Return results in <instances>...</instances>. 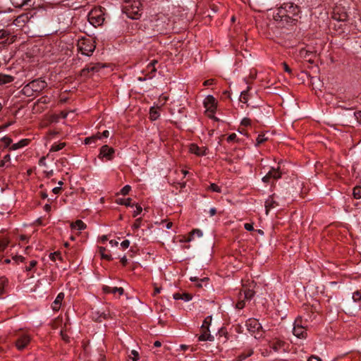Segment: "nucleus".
<instances>
[{
    "label": "nucleus",
    "mask_w": 361,
    "mask_h": 361,
    "mask_svg": "<svg viewBox=\"0 0 361 361\" xmlns=\"http://www.w3.org/2000/svg\"><path fill=\"white\" fill-rule=\"evenodd\" d=\"M300 12L299 6L292 2L284 3L274 16L276 21L286 23H292L297 20V18Z\"/></svg>",
    "instance_id": "obj_1"
},
{
    "label": "nucleus",
    "mask_w": 361,
    "mask_h": 361,
    "mask_svg": "<svg viewBox=\"0 0 361 361\" xmlns=\"http://www.w3.org/2000/svg\"><path fill=\"white\" fill-rule=\"evenodd\" d=\"M331 18L338 23H344L348 20V14L345 7L337 5L336 6L331 14Z\"/></svg>",
    "instance_id": "obj_2"
},
{
    "label": "nucleus",
    "mask_w": 361,
    "mask_h": 361,
    "mask_svg": "<svg viewBox=\"0 0 361 361\" xmlns=\"http://www.w3.org/2000/svg\"><path fill=\"white\" fill-rule=\"evenodd\" d=\"M139 5L140 2H138L137 1H134L131 5H126L123 8L124 12L129 18L132 19H137L138 18V16L140 15V9Z\"/></svg>",
    "instance_id": "obj_3"
},
{
    "label": "nucleus",
    "mask_w": 361,
    "mask_h": 361,
    "mask_svg": "<svg viewBox=\"0 0 361 361\" xmlns=\"http://www.w3.org/2000/svg\"><path fill=\"white\" fill-rule=\"evenodd\" d=\"M78 49L82 54L90 56L95 49V45L90 39H81L78 42Z\"/></svg>",
    "instance_id": "obj_4"
},
{
    "label": "nucleus",
    "mask_w": 361,
    "mask_h": 361,
    "mask_svg": "<svg viewBox=\"0 0 361 361\" xmlns=\"http://www.w3.org/2000/svg\"><path fill=\"white\" fill-rule=\"evenodd\" d=\"M301 323L302 321L300 319L298 318L295 319L293 329V333L296 337L303 338H305L307 333L305 329V327L301 324Z\"/></svg>",
    "instance_id": "obj_5"
},
{
    "label": "nucleus",
    "mask_w": 361,
    "mask_h": 361,
    "mask_svg": "<svg viewBox=\"0 0 361 361\" xmlns=\"http://www.w3.org/2000/svg\"><path fill=\"white\" fill-rule=\"evenodd\" d=\"M247 330L251 333L259 332L262 329L261 324L255 318H250L246 322Z\"/></svg>",
    "instance_id": "obj_6"
},
{
    "label": "nucleus",
    "mask_w": 361,
    "mask_h": 361,
    "mask_svg": "<svg viewBox=\"0 0 361 361\" xmlns=\"http://www.w3.org/2000/svg\"><path fill=\"white\" fill-rule=\"evenodd\" d=\"M29 84L35 93L40 92L47 86L46 81L41 79L33 80L30 82Z\"/></svg>",
    "instance_id": "obj_7"
},
{
    "label": "nucleus",
    "mask_w": 361,
    "mask_h": 361,
    "mask_svg": "<svg viewBox=\"0 0 361 361\" xmlns=\"http://www.w3.org/2000/svg\"><path fill=\"white\" fill-rule=\"evenodd\" d=\"M281 177V172L279 171V168H278L277 169L272 168V169L262 178V181L264 183H269L271 178L277 180Z\"/></svg>",
    "instance_id": "obj_8"
},
{
    "label": "nucleus",
    "mask_w": 361,
    "mask_h": 361,
    "mask_svg": "<svg viewBox=\"0 0 361 361\" xmlns=\"http://www.w3.org/2000/svg\"><path fill=\"white\" fill-rule=\"evenodd\" d=\"M102 67H104V66H101L99 63L87 65L85 68H84L81 71V75L82 76H88V74L90 73H97Z\"/></svg>",
    "instance_id": "obj_9"
},
{
    "label": "nucleus",
    "mask_w": 361,
    "mask_h": 361,
    "mask_svg": "<svg viewBox=\"0 0 361 361\" xmlns=\"http://www.w3.org/2000/svg\"><path fill=\"white\" fill-rule=\"evenodd\" d=\"M114 152L115 151L114 148L105 145L101 147L99 155L106 158L108 160H111L113 159Z\"/></svg>",
    "instance_id": "obj_10"
},
{
    "label": "nucleus",
    "mask_w": 361,
    "mask_h": 361,
    "mask_svg": "<svg viewBox=\"0 0 361 361\" xmlns=\"http://www.w3.org/2000/svg\"><path fill=\"white\" fill-rule=\"evenodd\" d=\"M30 338L27 335H23L17 339L16 346L19 350H23L30 343Z\"/></svg>",
    "instance_id": "obj_11"
},
{
    "label": "nucleus",
    "mask_w": 361,
    "mask_h": 361,
    "mask_svg": "<svg viewBox=\"0 0 361 361\" xmlns=\"http://www.w3.org/2000/svg\"><path fill=\"white\" fill-rule=\"evenodd\" d=\"M204 106L207 111L213 114L216 109L215 98L212 95H208L205 99Z\"/></svg>",
    "instance_id": "obj_12"
},
{
    "label": "nucleus",
    "mask_w": 361,
    "mask_h": 361,
    "mask_svg": "<svg viewBox=\"0 0 361 361\" xmlns=\"http://www.w3.org/2000/svg\"><path fill=\"white\" fill-rule=\"evenodd\" d=\"M278 205V203L274 200V195H270L265 201L266 214H268L269 210L274 208Z\"/></svg>",
    "instance_id": "obj_13"
},
{
    "label": "nucleus",
    "mask_w": 361,
    "mask_h": 361,
    "mask_svg": "<svg viewBox=\"0 0 361 361\" xmlns=\"http://www.w3.org/2000/svg\"><path fill=\"white\" fill-rule=\"evenodd\" d=\"M64 298L63 293H60L58 294L56 298L52 304V309L54 311H58L61 305V302Z\"/></svg>",
    "instance_id": "obj_14"
},
{
    "label": "nucleus",
    "mask_w": 361,
    "mask_h": 361,
    "mask_svg": "<svg viewBox=\"0 0 361 361\" xmlns=\"http://www.w3.org/2000/svg\"><path fill=\"white\" fill-rule=\"evenodd\" d=\"M285 343L280 340L274 341L270 343V348L274 352H279L281 349L283 348Z\"/></svg>",
    "instance_id": "obj_15"
},
{
    "label": "nucleus",
    "mask_w": 361,
    "mask_h": 361,
    "mask_svg": "<svg viewBox=\"0 0 361 361\" xmlns=\"http://www.w3.org/2000/svg\"><path fill=\"white\" fill-rule=\"evenodd\" d=\"M198 340L200 341H212L214 340V336L209 334V329H208V331L204 329V331H202L201 334L198 336Z\"/></svg>",
    "instance_id": "obj_16"
},
{
    "label": "nucleus",
    "mask_w": 361,
    "mask_h": 361,
    "mask_svg": "<svg viewBox=\"0 0 361 361\" xmlns=\"http://www.w3.org/2000/svg\"><path fill=\"white\" fill-rule=\"evenodd\" d=\"M192 298V296L190 293H176L173 294V299L174 300H183L184 301H190Z\"/></svg>",
    "instance_id": "obj_17"
},
{
    "label": "nucleus",
    "mask_w": 361,
    "mask_h": 361,
    "mask_svg": "<svg viewBox=\"0 0 361 361\" xmlns=\"http://www.w3.org/2000/svg\"><path fill=\"white\" fill-rule=\"evenodd\" d=\"M190 152L198 156L204 155V152L195 144L190 145Z\"/></svg>",
    "instance_id": "obj_18"
},
{
    "label": "nucleus",
    "mask_w": 361,
    "mask_h": 361,
    "mask_svg": "<svg viewBox=\"0 0 361 361\" xmlns=\"http://www.w3.org/2000/svg\"><path fill=\"white\" fill-rule=\"evenodd\" d=\"M21 92L26 97H32L35 93L32 88H31V86L29 83H27L23 87Z\"/></svg>",
    "instance_id": "obj_19"
},
{
    "label": "nucleus",
    "mask_w": 361,
    "mask_h": 361,
    "mask_svg": "<svg viewBox=\"0 0 361 361\" xmlns=\"http://www.w3.org/2000/svg\"><path fill=\"white\" fill-rule=\"evenodd\" d=\"M158 63L157 60H152L147 66V69H149V66H152L150 72L148 73V78L149 79L152 78L154 76V73L157 71V68H155V65Z\"/></svg>",
    "instance_id": "obj_20"
},
{
    "label": "nucleus",
    "mask_w": 361,
    "mask_h": 361,
    "mask_svg": "<svg viewBox=\"0 0 361 361\" xmlns=\"http://www.w3.org/2000/svg\"><path fill=\"white\" fill-rule=\"evenodd\" d=\"M71 228H77L82 231L86 228V224L82 220H77L75 223L71 224Z\"/></svg>",
    "instance_id": "obj_21"
},
{
    "label": "nucleus",
    "mask_w": 361,
    "mask_h": 361,
    "mask_svg": "<svg viewBox=\"0 0 361 361\" xmlns=\"http://www.w3.org/2000/svg\"><path fill=\"white\" fill-rule=\"evenodd\" d=\"M104 20V18H102L100 16H94V13L91 12L89 17V21L91 24L94 25L95 23L99 25L102 21Z\"/></svg>",
    "instance_id": "obj_22"
},
{
    "label": "nucleus",
    "mask_w": 361,
    "mask_h": 361,
    "mask_svg": "<svg viewBox=\"0 0 361 361\" xmlns=\"http://www.w3.org/2000/svg\"><path fill=\"white\" fill-rule=\"evenodd\" d=\"M300 56L302 57L304 60H307L310 57H315L316 55L314 53L305 50V49H301L300 51Z\"/></svg>",
    "instance_id": "obj_23"
},
{
    "label": "nucleus",
    "mask_w": 361,
    "mask_h": 361,
    "mask_svg": "<svg viewBox=\"0 0 361 361\" xmlns=\"http://www.w3.org/2000/svg\"><path fill=\"white\" fill-rule=\"evenodd\" d=\"M131 201H132L131 198H126V199L118 198V199H116V202L118 204L125 205L127 207H133V205L131 204Z\"/></svg>",
    "instance_id": "obj_24"
},
{
    "label": "nucleus",
    "mask_w": 361,
    "mask_h": 361,
    "mask_svg": "<svg viewBox=\"0 0 361 361\" xmlns=\"http://www.w3.org/2000/svg\"><path fill=\"white\" fill-rule=\"evenodd\" d=\"M27 144H28V140L23 139V140H21L20 141H19L18 142L13 144L11 146V149L15 150V149H19L20 147H23L24 146H26Z\"/></svg>",
    "instance_id": "obj_25"
},
{
    "label": "nucleus",
    "mask_w": 361,
    "mask_h": 361,
    "mask_svg": "<svg viewBox=\"0 0 361 361\" xmlns=\"http://www.w3.org/2000/svg\"><path fill=\"white\" fill-rule=\"evenodd\" d=\"M159 117V113L157 109L152 107L149 111V118L152 121H155Z\"/></svg>",
    "instance_id": "obj_26"
},
{
    "label": "nucleus",
    "mask_w": 361,
    "mask_h": 361,
    "mask_svg": "<svg viewBox=\"0 0 361 361\" xmlns=\"http://www.w3.org/2000/svg\"><path fill=\"white\" fill-rule=\"evenodd\" d=\"M212 319V316H208L204 319L203 324L201 326V331H204V329L208 331V329L211 324Z\"/></svg>",
    "instance_id": "obj_27"
},
{
    "label": "nucleus",
    "mask_w": 361,
    "mask_h": 361,
    "mask_svg": "<svg viewBox=\"0 0 361 361\" xmlns=\"http://www.w3.org/2000/svg\"><path fill=\"white\" fill-rule=\"evenodd\" d=\"M197 235L198 237H201L202 235V232L199 229H193L190 233V236L185 240V242H190L192 239V236L194 235Z\"/></svg>",
    "instance_id": "obj_28"
},
{
    "label": "nucleus",
    "mask_w": 361,
    "mask_h": 361,
    "mask_svg": "<svg viewBox=\"0 0 361 361\" xmlns=\"http://www.w3.org/2000/svg\"><path fill=\"white\" fill-rule=\"evenodd\" d=\"M66 146L65 142H61L59 144H54L51 146L50 152H58Z\"/></svg>",
    "instance_id": "obj_29"
},
{
    "label": "nucleus",
    "mask_w": 361,
    "mask_h": 361,
    "mask_svg": "<svg viewBox=\"0 0 361 361\" xmlns=\"http://www.w3.org/2000/svg\"><path fill=\"white\" fill-rule=\"evenodd\" d=\"M8 283V279L5 277L0 278V295H2L4 292V287Z\"/></svg>",
    "instance_id": "obj_30"
},
{
    "label": "nucleus",
    "mask_w": 361,
    "mask_h": 361,
    "mask_svg": "<svg viewBox=\"0 0 361 361\" xmlns=\"http://www.w3.org/2000/svg\"><path fill=\"white\" fill-rule=\"evenodd\" d=\"M106 250V248L104 247H99V252L101 254L102 258L105 259L108 261H111L112 259V257L111 255H106V253H104Z\"/></svg>",
    "instance_id": "obj_31"
},
{
    "label": "nucleus",
    "mask_w": 361,
    "mask_h": 361,
    "mask_svg": "<svg viewBox=\"0 0 361 361\" xmlns=\"http://www.w3.org/2000/svg\"><path fill=\"white\" fill-rule=\"evenodd\" d=\"M353 195L355 199L361 198V187L360 186H355L353 188Z\"/></svg>",
    "instance_id": "obj_32"
},
{
    "label": "nucleus",
    "mask_w": 361,
    "mask_h": 361,
    "mask_svg": "<svg viewBox=\"0 0 361 361\" xmlns=\"http://www.w3.org/2000/svg\"><path fill=\"white\" fill-rule=\"evenodd\" d=\"M255 295V292L252 290L247 289L244 292V299L250 300Z\"/></svg>",
    "instance_id": "obj_33"
},
{
    "label": "nucleus",
    "mask_w": 361,
    "mask_h": 361,
    "mask_svg": "<svg viewBox=\"0 0 361 361\" xmlns=\"http://www.w3.org/2000/svg\"><path fill=\"white\" fill-rule=\"evenodd\" d=\"M240 101L243 103L247 104L248 101L247 91H242L240 93Z\"/></svg>",
    "instance_id": "obj_34"
},
{
    "label": "nucleus",
    "mask_w": 361,
    "mask_h": 361,
    "mask_svg": "<svg viewBox=\"0 0 361 361\" xmlns=\"http://www.w3.org/2000/svg\"><path fill=\"white\" fill-rule=\"evenodd\" d=\"M9 241L6 239H1L0 240V252H3L8 246Z\"/></svg>",
    "instance_id": "obj_35"
},
{
    "label": "nucleus",
    "mask_w": 361,
    "mask_h": 361,
    "mask_svg": "<svg viewBox=\"0 0 361 361\" xmlns=\"http://www.w3.org/2000/svg\"><path fill=\"white\" fill-rule=\"evenodd\" d=\"M252 354H253V350H250L247 354L242 353L240 355H238L237 361H242V360H245V358L251 356Z\"/></svg>",
    "instance_id": "obj_36"
},
{
    "label": "nucleus",
    "mask_w": 361,
    "mask_h": 361,
    "mask_svg": "<svg viewBox=\"0 0 361 361\" xmlns=\"http://www.w3.org/2000/svg\"><path fill=\"white\" fill-rule=\"evenodd\" d=\"M100 138H101V136L98 135H93V136L89 137H86L85 139V143L86 145H88V144H90L92 142H94L96 140L100 139Z\"/></svg>",
    "instance_id": "obj_37"
},
{
    "label": "nucleus",
    "mask_w": 361,
    "mask_h": 361,
    "mask_svg": "<svg viewBox=\"0 0 361 361\" xmlns=\"http://www.w3.org/2000/svg\"><path fill=\"white\" fill-rule=\"evenodd\" d=\"M267 140L268 138L265 136V135H259L257 137L256 146H259L260 144H262Z\"/></svg>",
    "instance_id": "obj_38"
},
{
    "label": "nucleus",
    "mask_w": 361,
    "mask_h": 361,
    "mask_svg": "<svg viewBox=\"0 0 361 361\" xmlns=\"http://www.w3.org/2000/svg\"><path fill=\"white\" fill-rule=\"evenodd\" d=\"M131 355H133V357L129 355V358L132 359L133 361H137L139 360V358H140L139 353L135 350H131Z\"/></svg>",
    "instance_id": "obj_39"
},
{
    "label": "nucleus",
    "mask_w": 361,
    "mask_h": 361,
    "mask_svg": "<svg viewBox=\"0 0 361 361\" xmlns=\"http://www.w3.org/2000/svg\"><path fill=\"white\" fill-rule=\"evenodd\" d=\"M209 190H211L212 191L216 192H221V188L215 183L210 184V185L209 186Z\"/></svg>",
    "instance_id": "obj_40"
},
{
    "label": "nucleus",
    "mask_w": 361,
    "mask_h": 361,
    "mask_svg": "<svg viewBox=\"0 0 361 361\" xmlns=\"http://www.w3.org/2000/svg\"><path fill=\"white\" fill-rule=\"evenodd\" d=\"M353 299L355 302H357L361 300V289L353 293Z\"/></svg>",
    "instance_id": "obj_41"
},
{
    "label": "nucleus",
    "mask_w": 361,
    "mask_h": 361,
    "mask_svg": "<svg viewBox=\"0 0 361 361\" xmlns=\"http://www.w3.org/2000/svg\"><path fill=\"white\" fill-rule=\"evenodd\" d=\"M245 299H243L242 300L240 298H239V300L238 301V302L235 304V308L236 309H238V310H241L243 309L245 305Z\"/></svg>",
    "instance_id": "obj_42"
},
{
    "label": "nucleus",
    "mask_w": 361,
    "mask_h": 361,
    "mask_svg": "<svg viewBox=\"0 0 361 361\" xmlns=\"http://www.w3.org/2000/svg\"><path fill=\"white\" fill-rule=\"evenodd\" d=\"M130 190L131 187L129 185H126L121 190L120 192L123 195H127L130 191Z\"/></svg>",
    "instance_id": "obj_43"
},
{
    "label": "nucleus",
    "mask_w": 361,
    "mask_h": 361,
    "mask_svg": "<svg viewBox=\"0 0 361 361\" xmlns=\"http://www.w3.org/2000/svg\"><path fill=\"white\" fill-rule=\"evenodd\" d=\"M49 102H50V98L48 97L47 96H44V97H40L37 100V104H48Z\"/></svg>",
    "instance_id": "obj_44"
},
{
    "label": "nucleus",
    "mask_w": 361,
    "mask_h": 361,
    "mask_svg": "<svg viewBox=\"0 0 361 361\" xmlns=\"http://www.w3.org/2000/svg\"><path fill=\"white\" fill-rule=\"evenodd\" d=\"M124 292V290L123 288H117V287H114V288H112V290H111V293L113 294H116V293H118L119 295H122Z\"/></svg>",
    "instance_id": "obj_45"
},
{
    "label": "nucleus",
    "mask_w": 361,
    "mask_h": 361,
    "mask_svg": "<svg viewBox=\"0 0 361 361\" xmlns=\"http://www.w3.org/2000/svg\"><path fill=\"white\" fill-rule=\"evenodd\" d=\"M61 338L66 342V343H68L70 341V338L69 336L67 335V334L63 331H61Z\"/></svg>",
    "instance_id": "obj_46"
},
{
    "label": "nucleus",
    "mask_w": 361,
    "mask_h": 361,
    "mask_svg": "<svg viewBox=\"0 0 361 361\" xmlns=\"http://www.w3.org/2000/svg\"><path fill=\"white\" fill-rule=\"evenodd\" d=\"M13 259L16 262V263H19V262H23L25 261V257L21 256V255H16L14 257H13Z\"/></svg>",
    "instance_id": "obj_47"
},
{
    "label": "nucleus",
    "mask_w": 361,
    "mask_h": 361,
    "mask_svg": "<svg viewBox=\"0 0 361 361\" xmlns=\"http://www.w3.org/2000/svg\"><path fill=\"white\" fill-rule=\"evenodd\" d=\"M142 211V207L137 204L136 209L134 211L133 214V217L137 216L138 214H140L141 213Z\"/></svg>",
    "instance_id": "obj_48"
},
{
    "label": "nucleus",
    "mask_w": 361,
    "mask_h": 361,
    "mask_svg": "<svg viewBox=\"0 0 361 361\" xmlns=\"http://www.w3.org/2000/svg\"><path fill=\"white\" fill-rule=\"evenodd\" d=\"M36 264H37V261L32 260L30 262V265L28 267H26L25 270L27 271H30L33 267H35L36 266Z\"/></svg>",
    "instance_id": "obj_49"
},
{
    "label": "nucleus",
    "mask_w": 361,
    "mask_h": 361,
    "mask_svg": "<svg viewBox=\"0 0 361 361\" xmlns=\"http://www.w3.org/2000/svg\"><path fill=\"white\" fill-rule=\"evenodd\" d=\"M251 124V121L248 118H244L241 121V125L244 126H248Z\"/></svg>",
    "instance_id": "obj_50"
},
{
    "label": "nucleus",
    "mask_w": 361,
    "mask_h": 361,
    "mask_svg": "<svg viewBox=\"0 0 361 361\" xmlns=\"http://www.w3.org/2000/svg\"><path fill=\"white\" fill-rule=\"evenodd\" d=\"M140 224H141V219L139 218V219H137L134 223V224L133 225V228L134 229H137L140 227Z\"/></svg>",
    "instance_id": "obj_51"
},
{
    "label": "nucleus",
    "mask_w": 361,
    "mask_h": 361,
    "mask_svg": "<svg viewBox=\"0 0 361 361\" xmlns=\"http://www.w3.org/2000/svg\"><path fill=\"white\" fill-rule=\"evenodd\" d=\"M236 137H237V135H236V134H235V133H231V134H230V135L228 136V137H227V141H228V142H233V141H234V140L236 139Z\"/></svg>",
    "instance_id": "obj_52"
},
{
    "label": "nucleus",
    "mask_w": 361,
    "mask_h": 361,
    "mask_svg": "<svg viewBox=\"0 0 361 361\" xmlns=\"http://www.w3.org/2000/svg\"><path fill=\"white\" fill-rule=\"evenodd\" d=\"M282 65H283V69L286 72H287L288 73H292V70L290 68V67L288 66V64L286 62H283L282 63Z\"/></svg>",
    "instance_id": "obj_53"
},
{
    "label": "nucleus",
    "mask_w": 361,
    "mask_h": 361,
    "mask_svg": "<svg viewBox=\"0 0 361 361\" xmlns=\"http://www.w3.org/2000/svg\"><path fill=\"white\" fill-rule=\"evenodd\" d=\"M121 245L123 248H128L130 245V241L128 240H125L121 243Z\"/></svg>",
    "instance_id": "obj_54"
},
{
    "label": "nucleus",
    "mask_w": 361,
    "mask_h": 361,
    "mask_svg": "<svg viewBox=\"0 0 361 361\" xmlns=\"http://www.w3.org/2000/svg\"><path fill=\"white\" fill-rule=\"evenodd\" d=\"M244 228L249 231H251L254 229L252 224L248 223L244 225Z\"/></svg>",
    "instance_id": "obj_55"
},
{
    "label": "nucleus",
    "mask_w": 361,
    "mask_h": 361,
    "mask_svg": "<svg viewBox=\"0 0 361 361\" xmlns=\"http://www.w3.org/2000/svg\"><path fill=\"white\" fill-rule=\"evenodd\" d=\"M112 288L108 286H104L103 287V291L106 293H111Z\"/></svg>",
    "instance_id": "obj_56"
},
{
    "label": "nucleus",
    "mask_w": 361,
    "mask_h": 361,
    "mask_svg": "<svg viewBox=\"0 0 361 361\" xmlns=\"http://www.w3.org/2000/svg\"><path fill=\"white\" fill-rule=\"evenodd\" d=\"M308 361H322V360L319 357L312 355L309 357Z\"/></svg>",
    "instance_id": "obj_57"
},
{
    "label": "nucleus",
    "mask_w": 361,
    "mask_h": 361,
    "mask_svg": "<svg viewBox=\"0 0 361 361\" xmlns=\"http://www.w3.org/2000/svg\"><path fill=\"white\" fill-rule=\"evenodd\" d=\"M214 81V79L207 80H205V81L204 82L203 85H204V86L211 85H212V84H213Z\"/></svg>",
    "instance_id": "obj_58"
},
{
    "label": "nucleus",
    "mask_w": 361,
    "mask_h": 361,
    "mask_svg": "<svg viewBox=\"0 0 361 361\" xmlns=\"http://www.w3.org/2000/svg\"><path fill=\"white\" fill-rule=\"evenodd\" d=\"M353 116L355 118L356 120H358L359 118H361V111L354 112Z\"/></svg>",
    "instance_id": "obj_59"
},
{
    "label": "nucleus",
    "mask_w": 361,
    "mask_h": 361,
    "mask_svg": "<svg viewBox=\"0 0 361 361\" xmlns=\"http://www.w3.org/2000/svg\"><path fill=\"white\" fill-rule=\"evenodd\" d=\"M97 135H100L102 137H108L109 135V132L108 130H104L102 135L100 133H97Z\"/></svg>",
    "instance_id": "obj_60"
},
{
    "label": "nucleus",
    "mask_w": 361,
    "mask_h": 361,
    "mask_svg": "<svg viewBox=\"0 0 361 361\" xmlns=\"http://www.w3.org/2000/svg\"><path fill=\"white\" fill-rule=\"evenodd\" d=\"M61 187H56L52 189V192L54 194H59L61 192Z\"/></svg>",
    "instance_id": "obj_61"
},
{
    "label": "nucleus",
    "mask_w": 361,
    "mask_h": 361,
    "mask_svg": "<svg viewBox=\"0 0 361 361\" xmlns=\"http://www.w3.org/2000/svg\"><path fill=\"white\" fill-rule=\"evenodd\" d=\"M39 165H42V166H45L46 165L45 157H42L40 158V159L39 161Z\"/></svg>",
    "instance_id": "obj_62"
},
{
    "label": "nucleus",
    "mask_w": 361,
    "mask_h": 361,
    "mask_svg": "<svg viewBox=\"0 0 361 361\" xmlns=\"http://www.w3.org/2000/svg\"><path fill=\"white\" fill-rule=\"evenodd\" d=\"M44 173H46L47 178H50L54 173L53 170L44 171Z\"/></svg>",
    "instance_id": "obj_63"
},
{
    "label": "nucleus",
    "mask_w": 361,
    "mask_h": 361,
    "mask_svg": "<svg viewBox=\"0 0 361 361\" xmlns=\"http://www.w3.org/2000/svg\"><path fill=\"white\" fill-rule=\"evenodd\" d=\"M121 262L122 263V264L123 266H126V264H127V258L126 256L123 257L121 259Z\"/></svg>",
    "instance_id": "obj_64"
}]
</instances>
